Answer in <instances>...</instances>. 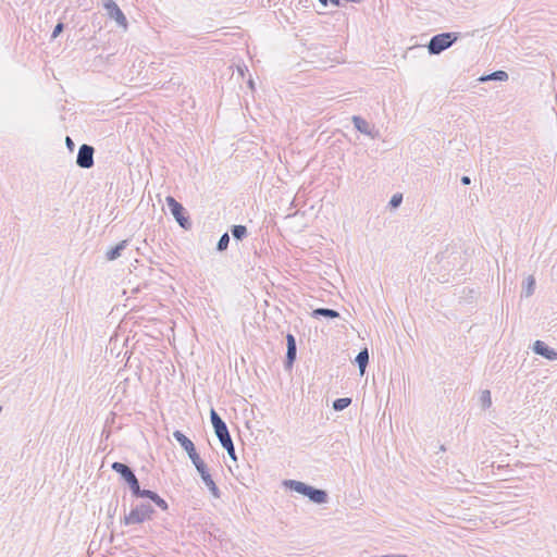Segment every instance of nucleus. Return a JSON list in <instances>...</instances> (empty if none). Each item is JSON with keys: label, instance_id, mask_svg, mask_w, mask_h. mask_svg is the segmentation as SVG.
Segmentation results:
<instances>
[{"label": "nucleus", "instance_id": "obj_1", "mask_svg": "<svg viewBox=\"0 0 557 557\" xmlns=\"http://www.w3.org/2000/svg\"><path fill=\"white\" fill-rule=\"evenodd\" d=\"M173 437L180 443V445L183 447V449L187 453L189 459L191 460L193 465L196 467L198 473L200 474L203 484L208 487V490L211 492V494L215 498H220V490L216 486L215 482L213 481L211 474L209 473L207 465L205 463V461L200 458V456L196 451L195 445L191 442V440H189L180 430H176L173 432Z\"/></svg>", "mask_w": 557, "mask_h": 557}, {"label": "nucleus", "instance_id": "obj_2", "mask_svg": "<svg viewBox=\"0 0 557 557\" xmlns=\"http://www.w3.org/2000/svg\"><path fill=\"white\" fill-rule=\"evenodd\" d=\"M284 485L290 488L294 492H297L309 498L310 502L321 505L325 504L329 499V495L326 491L321 488H315L309 484H306L296 480H286L284 481Z\"/></svg>", "mask_w": 557, "mask_h": 557}, {"label": "nucleus", "instance_id": "obj_3", "mask_svg": "<svg viewBox=\"0 0 557 557\" xmlns=\"http://www.w3.org/2000/svg\"><path fill=\"white\" fill-rule=\"evenodd\" d=\"M153 512L154 510L150 504L140 503L124 516L123 523L125 525L140 524L147 520H150Z\"/></svg>", "mask_w": 557, "mask_h": 557}, {"label": "nucleus", "instance_id": "obj_4", "mask_svg": "<svg viewBox=\"0 0 557 557\" xmlns=\"http://www.w3.org/2000/svg\"><path fill=\"white\" fill-rule=\"evenodd\" d=\"M112 470L121 475V478L127 483L132 494L135 497L141 493L143 488H140L139 481L135 475L134 471L125 463L115 461L111 466Z\"/></svg>", "mask_w": 557, "mask_h": 557}, {"label": "nucleus", "instance_id": "obj_5", "mask_svg": "<svg viewBox=\"0 0 557 557\" xmlns=\"http://www.w3.org/2000/svg\"><path fill=\"white\" fill-rule=\"evenodd\" d=\"M457 39L458 36L456 33L437 34L433 36L428 44L429 53L432 55L440 54L451 47Z\"/></svg>", "mask_w": 557, "mask_h": 557}, {"label": "nucleus", "instance_id": "obj_6", "mask_svg": "<svg viewBox=\"0 0 557 557\" xmlns=\"http://www.w3.org/2000/svg\"><path fill=\"white\" fill-rule=\"evenodd\" d=\"M166 205L178 225L184 230H189L191 227V222L189 216L186 215V210L183 205L175 200L172 196L166 197Z\"/></svg>", "mask_w": 557, "mask_h": 557}, {"label": "nucleus", "instance_id": "obj_7", "mask_svg": "<svg viewBox=\"0 0 557 557\" xmlns=\"http://www.w3.org/2000/svg\"><path fill=\"white\" fill-rule=\"evenodd\" d=\"M210 419L212 426L214 429V433L219 438L221 446L232 442L233 440L231 437L226 423L222 420V418L214 409H211L210 411Z\"/></svg>", "mask_w": 557, "mask_h": 557}, {"label": "nucleus", "instance_id": "obj_8", "mask_svg": "<svg viewBox=\"0 0 557 557\" xmlns=\"http://www.w3.org/2000/svg\"><path fill=\"white\" fill-rule=\"evenodd\" d=\"M95 148L90 145L84 144L79 147L76 157V164L82 169H90L94 166Z\"/></svg>", "mask_w": 557, "mask_h": 557}, {"label": "nucleus", "instance_id": "obj_9", "mask_svg": "<svg viewBox=\"0 0 557 557\" xmlns=\"http://www.w3.org/2000/svg\"><path fill=\"white\" fill-rule=\"evenodd\" d=\"M103 8L106 9L109 17L114 20L117 25L123 27L127 26V20L124 13L113 0H103Z\"/></svg>", "mask_w": 557, "mask_h": 557}, {"label": "nucleus", "instance_id": "obj_10", "mask_svg": "<svg viewBox=\"0 0 557 557\" xmlns=\"http://www.w3.org/2000/svg\"><path fill=\"white\" fill-rule=\"evenodd\" d=\"M286 346H287V351H286V358H285V361H284V367L285 369H292L293 368V364L296 360V357H297V344H296V338L293 334L288 333L286 335Z\"/></svg>", "mask_w": 557, "mask_h": 557}, {"label": "nucleus", "instance_id": "obj_11", "mask_svg": "<svg viewBox=\"0 0 557 557\" xmlns=\"http://www.w3.org/2000/svg\"><path fill=\"white\" fill-rule=\"evenodd\" d=\"M532 349L534 354L540 355L547 360H557V351L546 345L543 341H535Z\"/></svg>", "mask_w": 557, "mask_h": 557}, {"label": "nucleus", "instance_id": "obj_12", "mask_svg": "<svg viewBox=\"0 0 557 557\" xmlns=\"http://www.w3.org/2000/svg\"><path fill=\"white\" fill-rule=\"evenodd\" d=\"M436 258L438 259V263H442L443 268L449 269L450 265L453 268L455 267V261L461 259V253L458 251L445 250L437 255Z\"/></svg>", "mask_w": 557, "mask_h": 557}, {"label": "nucleus", "instance_id": "obj_13", "mask_svg": "<svg viewBox=\"0 0 557 557\" xmlns=\"http://www.w3.org/2000/svg\"><path fill=\"white\" fill-rule=\"evenodd\" d=\"M138 497L149 498L163 511L168 510L169 508L168 503L153 491L143 490Z\"/></svg>", "mask_w": 557, "mask_h": 557}, {"label": "nucleus", "instance_id": "obj_14", "mask_svg": "<svg viewBox=\"0 0 557 557\" xmlns=\"http://www.w3.org/2000/svg\"><path fill=\"white\" fill-rule=\"evenodd\" d=\"M127 246H128V240L127 239H124V240L120 242L117 245H115L114 247H112L111 249H109L106 252L107 260L113 261V260H116L117 258H120L121 255H122V251Z\"/></svg>", "mask_w": 557, "mask_h": 557}, {"label": "nucleus", "instance_id": "obj_15", "mask_svg": "<svg viewBox=\"0 0 557 557\" xmlns=\"http://www.w3.org/2000/svg\"><path fill=\"white\" fill-rule=\"evenodd\" d=\"M352 123L358 132H360L364 135H369L372 138H374V135H372V132H371V127L364 119H362L361 116H358V115H354Z\"/></svg>", "mask_w": 557, "mask_h": 557}, {"label": "nucleus", "instance_id": "obj_16", "mask_svg": "<svg viewBox=\"0 0 557 557\" xmlns=\"http://www.w3.org/2000/svg\"><path fill=\"white\" fill-rule=\"evenodd\" d=\"M508 78H509V75L507 72H505L503 70H498L491 74L482 75L481 77H479L478 81L481 83H485L488 81L506 82V81H508Z\"/></svg>", "mask_w": 557, "mask_h": 557}, {"label": "nucleus", "instance_id": "obj_17", "mask_svg": "<svg viewBox=\"0 0 557 557\" xmlns=\"http://www.w3.org/2000/svg\"><path fill=\"white\" fill-rule=\"evenodd\" d=\"M355 362L357 363L360 374L363 375L366 368L369 363V351L367 348L361 349L355 358Z\"/></svg>", "mask_w": 557, "mask_h": 557}, {"label": "nucleus", "instance_id": "obj_18", "mask_svg": "<svg viewBox=\"0 0 557 557\" xmlns=\"http://www.w3.org/2000/svg\"><path fill=\"white\" fill-rule=\"evenodd\" d=\"M311 315L313 318L324 317L327 319H336L339 318V312L330 308H318L312 311Z\"/></svg>", "mask_w": 557, "mask_h": 557}, {"label": "nucleus", "instance_id": "obj_19", "mask_svg": "<svg viewBox=\"0 0 557 557\" xmlns=\"http://www.w3.org/2000/svg\"><path fill=\"white\" fill-rule=\"evenodd\" d=\"M534 288H535V278L532 275H530L527 277V280L523 284L521 296L525 297V298L531 297L534 293Z\"/></svg>", "mask_w": 557, "mask_h": 557}, {"label": "nucleus", "instance_id": "obj_20", "mask_svg": "<svg viewBox=\"0 0 557 557\" xmlns=\"http://www.w3.org/2000/svg\"><path fill=\"white\" fill-rule=\"evenodd\" d=\"M231 233L235 240H243L248 235L247 227L245 225H240V224L233 225L231 227Z\"/></svg>", "mask_w": 557, "mask_h": 557}, {"label": "nucleus", "instance_id": "obj_21", "mask_svg": "<svg viewBox=\"0 0 557 557\" xmlns=\"http://www.w3.org/2000/svg\"><path fill=\"white\" fill-rule=\"evenodd\" d=\"M350 404H351V398L343 397V398L335 399L333 401L332 407L335 411H342V410L346 409Z\"/></svg>", "mask_w": 557, "mask_h": 557}, {"label": "nucleus", "instance_id": "obj_22", "mask_svg": "<svg viewBox=\"0 0 557 557\" xmlns=\"http://www.w3.org/2000/svg\"><path fill=\"white\" fill-rule=\"evenodd\" d=\"M228 244H230V235H228V233H224V234L220 237V239H219V242H218V244H216V250H218V251H224V250H226V249H227V247H228Z\"/></svg>", "mask_w": 557, "mask_h": 557}, {"label": "nucleus", "instance_id": "obj_23", "mask_svg": "<svg viewBox=\"0 0 557 557\" xmlns=\"http://www.w3.org/2000/svg\"><path fill=\"white\" fill-rule=\"evenodd\" d=\"M481 404L484 409L491 407L492 405V398L490 391L485 389L481 394Z\"/></svg>", "mask_w": 557, "mask_h": 557}, {"label": "nucleus", "instance_id": "obj_24", "mask_svg": "<svg viewBox=\"0 0 557 557\" xmlns=\"http://www.w3.org/2000/svg\"><path fill=\"white\" fill-rule=\"evenodd\" d=\"M228 454V456L233 459V460H236V454H235V447H234V443L233 441L230 442L228 444H225L222 446Z\"/></svg>", "mask_w": 557, "mask_h": 557}, {"label": "nucleus", "instance_id": "obj_25", "mask_svg": "<svg viewBox=\"0 0 557 557\" xmlns=\"http://www.w3.org/2000/svg\"><path fill=\"white\" fill-rule=\"evenodd\" d=\"M403 201V195L401 194H395L392 199L389 200V206L392 208H397L400 206Z\"/></svg>", "mask_w": 557, "mask_h": 557}, {"label": "nucleus", "instance_id": "obj_26", "mask_svg": "<svg viewBox=\"0 0 557 557\" xmlns=\"http://www.w3.org/2000/svg\"><path fill=\"white\" fill-rule=\"evenodd\" d=\"M64 29V24L62 22H59L52 32L51 39H55Z\"/></svg>", "mask_w": 557, "mask_h": 557}, {"label": "nucleus", "instance_id": "obj_27", "mask_svg": "<svg viewBox=\"0 0 557 557\" xmlns=\"http://www.w3.org/2000/svg\"><path fill=\"white\" fill-rule=\"evenodd\" d=\"M65 145H66V147H67V149L70 151H73L74 148H75V144H74L73 139L70 136L65 137Z\"/></svg>", "mask_w": 557, "mask_h": 557}, {"label": "nucleus", "instance_id": "obj_28", "mask_svg": "<svg viewBox=\"0 0 557 557\" xmlns=\"http://www.w3.org/2000/svg\"><path fill=\"white\" fill-rule=\"evenodd\" d=\"M460 182L462 185H469L471 183V180L469 176H462Z\"/></svg>", "mask_w": 557, "mask_h": 557}, {"label": "nucleus", "instance_id": "obj_29", "mask_svg": "<svg viewBox=\"0 0 557 557\" xmlns=\"http://www.w3.org/2000/svg\"><path fill=\"white\" fill-rule=\"evenodd\" d=\"M374 557H408L407 555H382V556H374Z\"/></svg>", "mask_w": 557, "mask_h": 557}, {"label": "nucleus", "instance_id": "obj_30", "mask_svg": "<svg viewBox=\"0 0 557 557\" xmlns=\"http://www.w3.org/2000/svg\"><path fill=\"white\" fill-rule=\"evenodd\" d=\"M249 86L253 88V82L251 79L249 81Z\"/></svg>", "mask_w": 557, "mask_h": 557}]
</instances>
